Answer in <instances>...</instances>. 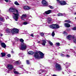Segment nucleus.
<instances>
[{
	"label": "nucleus",
	"instance_id": "obj_1",
	"mask_svg": "<svg viewBox=\"0 0 76 76\" xmlns=\"http://www.w3.org/2000/svg\"><path fill=\"white\" fill-rule=\"evenodd\" d=\"M9 12H14V13H13V15H14V16H13V18L15 20V21H18V19H19V12L17 10L15 9V8L13 7H11L9 9Z\"/></svg>",
	"mask_w": 76,
	"mask_h": 76
},
{
	"label": "nucleus",
	"instance_id": "obj_2",
	"mask_svg": "<svg viewBox=\"0 0 76 76\" xmlns=\"http://www.w3.org/2000/svg\"><path fill=\"white\" fill-rule=\"evenodd\" d=\"M34 57L37 59L43 58L44 57V54L41 51L39 52L38 53L36 52L34 54Z\"/></svg>",
	"mask_w": 76,
	"mask_h": 76
},
{
	"label": "nucleus",
	"instance_id": "obj_3",
	"mask_svg": "<svg viewBox=\"0 0 76 76\" xmlns=\"http://www.w3.org/2000/svg\"><path fill=\"white\" fill-rule=\"evenodd\" d=\"M21 47H20V50H25L27 48V45L25 43H22L21 44Z\"/></svg>",
	"mask_w": 76,
	"mask_h": 76
},
{
	"label": "nucleus",
	"instance_id": "obj_4",
	"mask_svg": "<svg viewBox=\"0 0 76 76\" xmlns=\"http://www.w3.org/2000/svg\"><path fill=\"white\" fill-rule=\"evenodd\" d=\"M50 28H51L53 29H58V28H59L60 27L58 26V25L56 24H52L49 26Z\"/></svg>",
	"mask_w": 76,
	"mask_h": 76
},
{
	"label": "nucleus",
	"instance_id": "obj_5",
	"mask_svg": "<svg viewBox=\"0 0 76 76\" xmlns=\"http://www.w3.org/2000/svg\"><path fill=\"white\" fill-rule=\"evenodd\" d=\"M11 32L12 34H15V33L16 34H18L19 32V30L18 29L14 28L12 29Z\"/></svg>",
	"mask_w": 76,
	"mask_h": 76
},
{
	"label": "nucleus",
	"instance_id": "obj_6",
	"mask_svg": "<svg viewBox=\"0 0 76 76\" xmlns=\"http://www.w3.org/2000/svg\"><path fill=\"white\" fill-rule=\"evenodd\" d=\"M55 67L56 70H61V66L59 64H56L55 66Z\"/></svg>",
	"mask_w": 76,
	"mask_h": 76
},
{
	"label": "nucleus",
	"instance_id": "obj_7",
	"mask_svg": "<svg viewBox=\"0 0 76 76\" xmlns=\"http://www.w3.org/2000/svg\"><path fill=\"white\" fill-rule=\"evenodd\" d=\"M56 1L58 2V3H60V4H61L62 6L66 5V4H67L66 2L65 1H60V0H56Z\"/></svg>",
	"mask_w": 76,
	"mask_h": 76
},
{
	"label": "nucleus",
	"instance_id": "obj_8",
	"mask_svg": "<svg viewBox=\"0 0 76 76\" xmlns=\"http://www.w3.org/2000/svg\"><path fill=\"white\" fill-rule=\"evenodd\" d=\"M42 3L44 6H47L48 4L47 2L45 0H42Z\"/></svg>",
	"mask_w": 76,
	"mask_h": 76
},
{
	"label": "nucleus",
	"instance_id": "obj_9",
	"mask_svg": "<svg viewBox=\"0 0 76 76\" xmlns=\"http://www.w3.org/2000/svg\"><path fill=\"white\" fill-rule=\"evenodd\" d=\"M7 68L8 70H11L12 69H13V66L11 64H8L7 66Z\"/></svg>",
	"mask_w": 76,
	"mask_h": 76
},
{
	"label": "nucleus",
	"instance_id": "obj_10",
	"mask_svg": "<svg viewBox=\"0 0 76 76\" xmlns=\"http://www.w3.org/2000/svg\"><path fill=\"white\" fill-rule=\"evenodd\" d=\"M53 10H49L45 12L43 14L44 15H45V14H46V15H48V14H50V13H53Z\"/></svg>",
	"mask_w": 76,
	"mask_h": 76
},
{
	"label": "nucleus",
	"instance_id": "obj_11",
	"mask_svg": "<svg viewBox=\"0 0 76 76\" xmlns=\"http://www.w3.org/2000/svg\"><path fill=\"white\" fill-rule=\"evenodd\" d=\"M72 38L73 39H74L75 38V37L72 36V35H69L66 38L67 39H69V40H70L72 39Z\"/></svg>",
	"mask_w": 76,
	"mask_h": 76
},
{
	"label": "nucleus",
	"instance_id": "obj_12",
	"mask_svg": "<svg viewBox=\"0 0 76 76\" xmlns=\"http://www.w3.org/2000/svg\"><path fill=\"white\" fill-rule=\"evenodd\" d=\"M42 42L41 43V44L43 46H45V44L47 43V41L46 40H41Z\"/></svg>",
	"mask_w": 76,
	"mask_h": 76
},
{
	"label": "nucleus",
	"instance_id": "obj_13",
	"mask_svg": "<svg viewBox=\"0 0 76 76\" xmlns=\"http://www.w3.org/2000/svg\"><path fill=\"white\" fill-rule=\"evenodd\" d=\"M26 14H23L22 15L21 17V19L22 20H24L25 18H26Z\"/></svg>",
	"mask_w": 76,
	"mask_h": 76
},
{
	"label": "nucleus",
	"instance_id": "obj_14",
	"mask_svg": "<svg viewBox=\"0 0 76 76\" xmlns=\"http://www.w3.org/2000/svg\"><path fill=\"white\" fill-rule=\"evenodd\" d=\"M64 25L66 28H69V27H70V25L69 23H65L64 24Z\"/></svg>",
	"mask_w": 76,
	"mask_h": 76
},
{
	"label": "nucleus",
	"instance_id": "obj_15",
	"mask_svg": "<svg viewBox=\"0 0 76 76\" xmlns=\"http://www.w3.org/2000/svg\"><path fill=\"white\" fill-rule=\"evenodd\" d=\"M24 9L26 10H29L31 9V7L27 6H25L23 7Z\"/></svg>",
	"mask_w": 76,
	"mask_h": 76
},
{
	"label": "nucleus",
	"instance_id": "obj_16",
	"mask_svg": "<svg viewBox=\"0 0 76 76\" xmlns=\"http://www.w3.org/2000/svg\"><path fill=\"white\" fill-rule=\"evenodd\" d=\"M1 46L3 48H6V44L4 43H1Z\"/></svg>",
	"mask_w": 76,
	"mask_h": 76
},
{
	"label": "nucleus",
	"instance_id": "obj_17",
	"mask_svg": "<svg viewBox=\"0 0 76 76\" xmlns=\"http://www.w3.org/2000/svg\"><path fill=\"white\" fill-rule=\"evenodd\" d=\"M45 72V70L43 69H40L39 71H38V72L39 74H41V73Z\"/></svg>",
	"mask_w": 76,
	"mask_h": 76
},
{
	"label": "nucleus",
	"instance_id": "obj_18",
	"mask_svg": "<svg viewBox=\"0 0 76 76\" xmlns=\"http://www.w3.org/2000/svg\"><path fill=\"white\" fill-rule=\"evenodd\" d=\"M47 20L48 23H50V22H51V21L52 20V19L51 18H48L47 19Z\"/></svg>",
	"mask_w": 76,
	"mask_h": 76
},
{
	"label": "nucleus",
	"instance_id": "obj_19",
	"mask_svg": "<svg viewBox=\"0 0 76 76\" xmlns=\"http://www.w3.org/2000/svg\"><path fill=\"white\" fill-rule=\"evenodd\" d=\"M28 54L30 55H32V54H34V52L32 51H29V52H28Z\"/></svg>",
	"mask_w": 76,
	"mask_h": 76
},
{
	"label": "nucleus",
	"instance_id": "obj_20",
	"mask_svg": "<svg viewBox=\"0 0 76 76\" xmlns=\"http://www.w3.org/2000/svg\"><path fill=\"white\" fill-rule=\"evenodd\" d=\"M71 64L70 63H66L65 64V65L67 67H69L71 65Z\"/></svg>",
	"mask_w": 76,
	"mask_h": 76
},
{
	"label": "nucleus",
	"instance_id": "obj_21",
	"mask_svg": "<svg viewBox=\"0 0 76 76\" xmlns=\"http://www.w3.org/2000/svg\"><path fill=\"white\" fill-rule=\"evenodd\" d=\"M40 18L41 20H42V19H45V17L42 16V15H41L40 16Z\"/></svg>",
	"mask_w": 76,
	"mask_h": 76
},
{
	"label": "nucleus",
	"instance_id": "obj_22",
	"mask_svg": "<svg viewBox=\"0 0 76 76\" xmlns=\"http://www.w3.org/2000/svg\"><path fill=\"white\" fill-rule=\"evenodd\" d=\"M49 44L51 45V46H53V43L51 42V41H48Z\"/></svg>",
	"mask_w": 76,
	"mask_h": 76
},
{
	"label": "nucleus",
	"instance_id": "obj_23",
	"mask_svg": "<svg viewBox=\"0 0 76 76\" xmlns=\"http://www.w3.org/2000/svg\"><path fill=\"white\" fill-rule=\"evenodd\" d=\"M65 22L66 23H71V21L69 20H65Z\"/></svg>",
	"mask_w": 76,
	"mask_h": 76
},
{
	"label": "nucleus",
	"instance_id": "obj_24",
	"mask_svg": "<svg viewBox=\"0 0 76 76\" xmlns=\"http://www.w3.org/2000/svg\"><path fill=\"white\" fill-rule=\"evenodd\" d=\"M6 32L7 33H10V30L9 29H6Z\"/></svg>",
	"mask_w": 76,
	"mask_h": 76
},
{
	"label": "nucleus",
	"instance_id": "obj_25",
	"mask_svg": "<svg viewBox=\"0 0 76 76\" xmlns=\"http://www.w3.org/2000/svg\"><path fill=\"white\" fill-rule=\"evenodd\" d=\"M0 20L1 21H2V22H4V18L0 17Z\"/></svg>",
	"mask_w": 76,
	"mask_h": 76
},
{
	"label": "nucleus",
	"instance_id": "obj_26",
	"mask_svg": "<svg viewBox=\"0 0 76 76\" xmlns=\"http://www.w3.org/2000/svg\"><path fill=\"white\" fill-rule=\"evenodd\" d=\"M19 56H21V57H23L24 56V54H23L22 53H20L19 54Z\"/></svg>",
	"mask_w": 76,
	"mask_h": 76
},
{
	"label": "nucleus",
	"instance_id": "obj_27",
	"mask_svg": "<svg viewBox=\"0 0 76 76\" xmlns=\"http://www.w3.org/2000/svg\"><path fill=\"white\" fill-rule=\"evenodd\" d=\"M20 41L21 42V43H24V42H23L24 40H23L22 39H20Z\"/></svg>",
	"mask_w": 76,
	"mask_h": 76
},
{
	"label": "nucleus",
	"instance_id": "obj_28",
	"mask_svg": "<svg viewBox=\"0 0 76 76\" xmlns=\"http://www.w3.org/2000/svg\"><path fill=\"white\" fill-rule=\"evenodd\" d=\"M1 54L2 55V57H4L6 56V53H1Z\"/></svg>",
	"mask_w": 76,
	"mask_h": 76
},
{
	"label": "nucleus",
	"instance_id": "obj_29",
	"mask_svg": "<svg viewBox=\"0 0 76 76\" xmlns=\"http://www.w3.org/2000/svg\"><path fill=\"white\" fill-rule=\"evenodd\" d=\"M58 16H63V14L61 13H59L58 14Z\"/></svg>",
	"mask_w": 76,
	"mask_h": 76
},
{
	"label": "nucleus",
	"instance_id": "obj_30",
	"mask_svg": "<svg viewBox=\"0 0 76 76\" xmlns=\"http://www.w3.org/2000/svg\"><path fill=\"white\" fill-rule=\"evenodd\" d=\"M45 34H44V33H43L42 32H41V33H40V35H41V36L42 37H43V36H44Z\"/></svg>",
	"mask_w": 76,
	"mask_h": 76
},
{
	"label": "nucleus",
	"instance_id": "obj_31",
	"mask_svg": "<svg viewBox=\"0 0 76 76\" xmlns=\"http://www.w3.org/2000/svg\"><path fill=\"white\" fill-rule=\"evenodd\" d=\"M14 4L17 6H18V5H19V4L18 2V1H16L15 2Z\"/></svg>",
	"mask_w": 76,
	"mask_h": 76
},
{
	"label": "nucleus",
	"instance_id": "obj_32",
	"mask_svg": "<svg viewBox=\"0 0 76 76\" xmlns=\"http://www.w3.org/2000/svg\"><path fill=\"white\" fill-rule=\"evenodd\" d=\"M54 35H55V33H54V31H53L52 33V37H54Z\"/></svg>",
	"mask_w": 76,
	"mask_h": 76
},
{
	"label": "nucleus",
	"instance_id": "obj_33",
	"mask_svg": "<svg viewBox=\"0 0 76 76\" xmlns=\"http://www.w3.org/2000/svg\"><path fill=\"white\" fill-rule=\"evenodd\" d=\"M27 24H28V22H25L23 23V25H27Z\"/></svg>",
	"mask_w": 76,
	"mask_h": 76
},
{
	"label": "nucleus",
	"instance_id": "obj_34",
	"mask_svg": "<svg viewBox=\"0 0 76 76\" xmlns=\"http://www.w3.org/2000/svg\"><path fill=\"white\" fill-rule=\"evenodd\" d=\"M49 7H50V9H54V7H53L52 6H51L50 5L49 6Z\"/></svg>",
	"mask_w": 76,
	"mask_h": 76
},
{
	"label": "nucleus",
	"instance_id": "obj_35",
	"mask_svg": "<svg viewBox=\"0 0 76 76\" xmlns=\"http://www.w3.org/2000/svg\"><path fill=\"white\" fill-rule=\"evenodd\" d=\"M14 73H15V74H17V75L19 74V72H18L17 71H14Z\"/></svg>",
	"mask_w": 76,
	"mask_h": 76
},
{
	"label": "nucleus",
	"instance_id": "obj_36",
	"mask_svg": "<svg viewBox=\"0 0 76 76\" xmlns=\"http://www.w3.org/2000/svg\"><path fill=\"white\" fill-rule=\"evenodd\" d=\"M56 46H60V43L59 42L56 43Z\"/></svg>",
	"mask_w": 76,
	"mask_h": 76
},
{
	"label": "nucleus",
	"instance_id": "obj_37",
	"mask_svg": "<svg viewBox=\"0 0 76 76\" xmlns=\"http://www.w3.org/2000/svg\"><path fill=\"white\" fill-rule=\"evenodd\" d=\"M73 30H74V31H76V26L75 27L72 28Z\"/></svg>",
	"mask_w": 76,
	"mask_h": 76
},
{
	"label": "nucleus",
	"instance_id": "obj_38",
	"mask_svg": "<svg viewBox=\"0 0 76 76\" xmlns=\"http://www.w3.org/2000/svg\"><path fill=\"white\" fill-rule=\"evenodd\" d=\"M26 63H27V64H29V61L27 60L26 61Z\"/></svg>",
	"mask_w": 76,
	"mask_h": 76
},
{
	"label": "nucleus",
	"instance_id": "obj_39",
	"mask_svg": "<svg viewBox=\"0 0 76 76\" xmlns=\"http://www.w3.org/2000/svg\"><path fill=\"white\" fill-rule=\"evenodd\" d=\"M74 42L75 44L76 43V38H75V39L74 40Z\"/></svg>",
	"mask_w": 76,
	"mask_h": 76
},
{
	"label": "nucleus",
	"instance_id": "obj_40",
	"mask_svg": "<svg viewBox=\"0 0 76 76\" xmlns=\"http://www.w3.org/2000/svg\"><path fill=\"white\" fill-rule=\"evenodd\" d=\"M15 39L16 41H17L19 40V39H18V38L17 37H15Z\"/></svg>",
	"mask_w": 76,
	"mask_h": 76
},
{
	"label": "nucleus",
	"instance_id": "obj_41",
	"mask_svg": "<svg viewBox=\"0 0 76 76\" xmlns=\"http://www.w3.org/2000/svg\"><path fill=\"white\" fill-rule=\"evenodd\" d=\"M16 64H19V61H17L15 62Z\"/></svg>",
	"mask_w": 76,
	"mask_h": 76
},
{
	"label": "nucleus",
	"instance_id": "obj_42",
	"mask_svg": "<svg viewBox=\"0 0 76 76\" xmlns=\"http://www.w3.org/2000/svg\"><path fill=\"white\" fill-rule=\"evenodd\" d=\"M32 27H35V26H37L35 24H33L32 25Z\"/></svg>",
	"mask_w": 76,
	"mask_h": 76
},
{
	"label": "nucleus",
	"instance_id": "obj_43",
	"mask_svg": "<svg viewBox=\"0 0 76 76\" xmlns=\"http://www.w3.org/2000/svg\"><path fill=\"white\" fill-rule=\"evenodd\" d=\"M67 15L66 14H63V16H67Z\"/></svg>",
	"mask_w": 76,
	"mask_h": 76
},
{
	"label": "nucleus",
	"instance_id": "obj_44",
	"mask_svg": "<svg viewBox=\"0 0 76 76\" xmlns=\"http://www.w3.org/2000/svg\"><path fill=\"white\" fill-rule=\"evenodd\" d=\"M66 56L67 57H70V56L68 55H66Z\"/></svg>",
	"mask_w": 76,
	"mask_h": 76
},
{
	"label": "nucleus",
	"instance_id": "obj_45",
	"mask_svg": "<svg viewBox=\"0 0 76 76\" xmlns=\"http://www.w3.org/2000/svg\"><path fill=\"white\" fill-rule=\"evenodd\" d=\"M61 56H62V57H64V55L63 54H61Z\"/></svg>",
	"mask_w": 76,
	"mask_h": 76
},
{
	"label": "nucleus",
	"instance_id": "obj_46",
	"mask_svg": "<svg viewBox=\"0 0 76 76\" xmlns=\"http://www.w3.org/2000/svg\"><path fill=\"white\" fill-rule=\"evenodd\" d=\"M30 36H31V37H34V35H33V34H31Z\"/></svg>",
	"mask_w": 76,
	"mask_h": 76
},
{
	"label": "nucleus",
	"instance_id": "obj_47",
	"mask_svg": "<svg viewBox=\"0 0 76 76\" xmlns=\"http://www.w3.org/2000/svg\"><path fill=\"white\" fill-rule=\"evenodd\" d=\"M7 56H8V57H10V56H11L10 54H8Z\"/></svg>",
	"mask_w": 76,
	"mask_h": 76
},
{
	"label": "nucleus",
	"instance_id": "obj_48",
	"mask_svg": "<svg viewBox=\"0 0 76 76\" xmlns=\"http://www.w3.org/2000/svg\"><path fill=\"white\" fill-rule=\"evenodd\" d=\"M64 34H67V33L65 31H64L63 32Z\"/></svg>",
	"mask_w": 76,
	"mask_h": 76
},
{
	"label": "nucleus",
	"instance_id": "obj_49",
	"mask_svg": "<svg viewBox=\"0 0 76 76\" xmlns=\"http://www.w3.org/2000/svg\"><path fill=\"white\" fill-rule=\"evenodd\" d=\"M5 18H6V19L7 20V18H9V17L7 16H6V17H5Z\"/></svg>",
	"mask_w": 76,
	"mask_h": 76
},
{
	"label": "nucleus",
	"instance_id": "obj_50",
	"mask_svg": "<svg viewBox=\"0 0 76 76\" xmlns=\"http://www.w3.org/2000/svg\"><path fill=\"white\" fill-rule=\"evenodd\" d=\"M3 35V34H0V36L1 37H2Z\"/></svg>",
	"mask_w": 76,
	"mask_h": 76
},
{
	"label": "nucleus",
	"instance_id": "obj_51",
	"mask_svg": "<svg viewBox=\"0 0 76 76\" xmlns=\"http://www.w3.org/2000/svg\"><path fill=\"white\" fill-rule=\"evenodd\" d=\"M37 43H39H39H41V42H40V41H39V42H37Z\"/></svg>",
	"mask_w": 76,
	"mask_h": 76
},
{
	"label": "nucleus",
	"instance_id": "obj_52",
	"mask_svg": "<svg viewBox=\"0 0 76 76\" xmlns=\"http://www.w3.org/2000/svg\"><path fill=\"white\" fill-rule=\"evenodd\" d=\"M4 1H6V2H8V0H4Z\"/></svg>",
	"mask_w": 76,
	"mask_h": 76
},
{
	"label": "nucleus",
	"instance_id": "obj_53",
	"mask_svg": "<svg viewBox=\"0 0 76 76\" xmlns=\"http://www.w3.org/2000/svg\"><path fill=\"white\" fill-rule=\"evenodd\" d=\"M11 52H12V53H14V52H13V51H12Z\"/></svg>",
	"mask_w": 76,
	"mask_h": 76
},
{
	"label": "nucleus",
	"instance_id": "obj_54",
	"mask_svg": "<svg viewBox=\"0 0 76 76\" xmlns=\"http://www.w3.org/2000/svg\"><path fill=\"white\" fill-rule=\"evenodd\" d=\"M74 15H76V12H75L74 13Z\"/></svg>",
	"mask_w": 76,
	"mask_h": 76
},
{
	"label": "nucleus",
	"instance_id": "obj_55",
	"mask_svg": "<svg viewBox=\"0 0 76 76\" xmlns=\"http://www.w3.org/2000/svg\"><path fill=\"white\" fill-rule=\"evenodd\" d=\"M26 73L28 74V72H27Z\"/></svg>",
	"mask_w": 76,
	"mask_h": 76
},
{
	"label": "nucleus",
	"instance_id": "obj_56",
	"mask_svg": "<svg viewBox=\"0 0 76 76\" xmlns=\"http://www.w3.org/2000/svg\"><path fill=\"white\" fill-rule=\"evenodd\" d=\"M15 70H16V69H14V71H15Z\"/></svg>",
	"mask_w": 76,
	"mask_h": 76
},
{
	"label": "nucleus",
	"instance_id": "obj_57",
	"mask_svg": "<svg viewBox=\"0 0 76 76\" xmlns=\"http://www.w3.org/2000/svg\"><path fill=\"white\" fill-rule=\"evenodd\" d=\"M40 66H42L41 65V64H40Z\"/></svg>",
	"mask_w": 76,
	"mask_h": 76
},
{
	"label": "nucleus",
	"instance_id": "obj_58",
	"mask_svg": "<svg viewBox=\"0 0 76 76\" xmlns=\"http://www.w3.org/2000/svg\"><path fill=\"white\" fill-rule=\"evenodd\" d=\"M75 19H76V17L75 18Z\"/></svg>",
	"mask_w": 76,
	"mask_h": 76
},
{
	"label": "nucleus",
	"instance_id": "obj_59",
	"mask_svg": "<svg viewBox=\"0 0 76 76\" xmlns=\"http://www.w3.org/2000/svg\"><path fill=\"white\" fill-rule=\"evenodd\" d=\"M75 4H76V3H75Z\"/></svg>",
	"mask_w": 76,
	"mask_h": 76
},
{
	"label": "nucleus",
	"instance_id": "obj_60",
	"mask_svg": "<svg viewBox=\"0 0 76 76\" xmlns=\"http://www.w3.org/2000/svg\"><path fill=\"white\" fill-rule=\"evenodd\" d=\"M70 72V71H69V72Z\"/></svg>",
	"mask_w": 76,
	"mask_h": 76
},
{
	"label": "nucleus",
	"instance_id": "obj_61",
	"mask_svg": "<svg viewBox=\"0 0 76 76\" xmlns=\"http://www.w3.org/2000/svg\"><path fill=\"white\" fill-rule=\"evenodd\" d=\"M63 74H64V72H63Z\"/></svg>",
	"mask_w": 76,
	"mask_h": 76
},
{
	"label": "nucleus",
	"instance_id": "obj_62",
	"mask_svg": "<svg viewBox=\"0 0 76 76\" xmlns=\"http://www.w3.org/2000/svg\"><path fill=\"white\" fill-rule=\"evenodd\" d=\"M22 67H23V65H22Z\"/></svg>",
	"mask_w": 76,
	"mask_h": 76
},
{
	"label": "nucleus",
	"instance_id": "obj_63",
	"mask_svg": "<svg viewBox=\"0 0 76 76\" xmlns=\"http://www.w3.org/2000/svg\"><path fill=\"white\" fill-rule=\"evenodd\" d=\"M25 71V70H24V71Z\"/></svg>",
	"mask_w": 76,
	"mask_h": 76
},
{
	"label": "nucleus",
	"instance_id": "obj_64",
	"mask_svg": "<svg viewBox=\"0 0 76 76\" xmlns=\"http://www.w3.org/2000/svg\"><path fill=\"white\" fill-rule=\"evenodd\" d=\"M45 16H46V15H45Z\"/></svg>",
	"mask_w": 76,
	"mask_h": 76
}]
</instances>
